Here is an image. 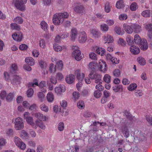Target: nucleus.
I'll return each instance as SVG.
<instances>
[{
	"label": "nucleus",
	"mask_w": 152,
	"mask_h": 152,
	"mask_svg": "<svg viewBox=\"0 0 152 152\" xmlns=\"http://www.w3.org/2000/svg\"><path fill=\"white\" fill-rule=\"evenodd\" d=\"M40 108L41 110L45 112H47L48 110V106L45 105L44 104H41L40 106Z\"/></svg>",
	"instance_id": "55"
},
{
	"label": "nucleus",
	"mask_w": 152,
	"mask_h": 152,
	"mask_svg": "<svg viewBox=\"0 0 152 152\" xmlns=\"http://www.w3.org/2000/svg\"><path fill=\"white\" fill-rule=\"evenodd\" d=\"M123 27L125 31L128 34H131L133 32V24L129 26L128 24H124Z\"/></svg>",
	"instance_id": "15"
},
{
	"label": "nucleus",
	"mask_w": 152,
	"mask_h": 152,
	"mask_svg": "<svg viewBox=\"0 0 152 152\" xmlns=\"http://www.w3.org/2000/svg\"><path fill=\"white\" fill-rule=\"evenodd\" d=\"M126 40L129 45H133L134 41L133 37L130 35L128 36L126 38Z\"/></svg>",
	"instance_id": "39"
},
{
	"label": "nucleus",
	"mask_w": 152,
	"mask_h": 152,
	"mask_svg": "<svg viewBox=\"0 0 152 152\" xmlns=\"http://www.w3.org/2000/svg\"><path fill=\"white\" fill-rule=\"evenodd\" d=\"M34 93V90L31 88H30L27 91V94L28 97H31L33 95V94Z\"/></svg>",
	"instance_id": "59"
},
{
	"label": "nucleus",
	"mask_w": 152,
	"mask_h": 152,
	"mask_svg": "<svg viewBox=\"0 0 152 152\" xmlns=\"http://www.w3.org/2000/svg\"><path fill=\"white\" fill-rule=\"evenodd\" d=\"M94 95L96 98H98L102 95V93L99 90L95 91L94 93Z\"/></svg>",
	"instance_id": "58"
},
{
	"label": "nucleus",
	"mask_w": 152,
	"mask_h": 152,
	"mask_svg": "<svg viewBox=\"0 0 152 152\" xmlns=\"http://www.w3.org/2000/svg\"><path fill=\"white\" fill-rule=\"evenodd\" d=\"M21 80V77H20L17 75H14L11 81V82L13 85L19 84L20 83Z\"/></svg>",
	"instance_id": "19"
},
{
	"label": "nucleus",
	"mask_w": 152,
	"mask_h": 152,
	"mask_svg": "<svg viewBox=\"0 0 152 152\" xmlns=\"http://www.w3.org/2000/svg\"><path fill=\"white\" fill-rule=\"evenodd\" d=\"M146 118L147 121L151 125H152V117L147 115L146 116Z\"/></svg>",
	"instance_id": "64"
},
{
	"label": "nucleus",
	"mask_w": 152,
	"mask_h": 152,
	"mask_svg": "<svg viewBox=\"0 0 152 152\" xmlns=\"http://www.w3.org/2000/svg\"><path fill=\"white\" fill-rule=\"evenodd\" d=\"M15 128L17 130H21L24 128V123L22 119L18 117L15 119Z\"/></svg>",
	"instance_id": "4"
},
{
	"label": "nucleus",
	"mask_w": 152,
	"mask_h": 152,
	"mask_svg": "<svg viewBox=\"0 0 152 152\" xmlns=\"http://www.w3.org/2000/svg\"><path fill=\"white\" fill-rule=\"evenodd\" d=\"M10 26L12 29H15L17 30H20V26L17 25V23H12L10 24Z\"/></svg>",
	"instance_id": "47"
},
{
	"label": "nucleus",
	"mask_w": 152,
	"mask_h": 152,
	"mask_svg": "<svg viewBox=\"0 0 152 152\" xmlns=\"http://www.w3.org/2000/svg\"><path fill=\"white\" fill-rule=\"evenodd\" d=\"M74 74L76 76L77 79L79 81L82 80L85 77V74L81 72V71L79 69L76 70Z\"/></svg>",
	"instance_id": "14"
},
{
	"label": "nucleus",
	"mask_w": 152,
	"mask_h": 152,
	"mask_svg": "<svg viewBox=\"0 0 152 152\" xmlns=\"http://www.w3.org/2000/svg\"><path fill=\"white\" fill-rule=\"evenodd\" d=\"M69 15V14L66 12L56 13L53 16V22L56 25H59L61 23H62L64 19L68 18Z\"/></svg>",
	"instance_id": "1"
},
{
	"label": "nucleus",
	"mask_w": 152,
	"mask_h": 152,
	"mask_svg": "<svg viewBox=\"0 0 152 152\" xmlns=\"http://www.w3.org/2000/svg\"><path fill=\"white\" fill-rule=\"evenodd\" d=\"M137 60L139 64L141 65H144L146 64L145 60L141 56L138 57Z\"/></svg>",
	"instance_id": "38"
},
{
	"label": "nucleus",
	"mask_w": 152,
	"mask_h": 152,
	"mask_svg": "<svg viewBox=\"0 0 152 152\" xmlns=\"http://www.w3.org/2000/svg\"><path fill=\"white\" fill-rule=\"evenodd\" d=\"M99 66L100 71L104 72L107 70V67L105 62L103 60H100L99 61Z\"/></svg>",
	"instance_id": "10"
},
{
	"label": "nucleus",
	"mask_w": 152,
	"mask_h": 152,
	"mask_svg": "<svg viewBox=\"0 0 152 152\" xmlns=\"http://www.w3.org/2000/svg\"><path fill=\"white\" fill-rule=\"evenodd\" d=\"M138 8L137 4L136 2H133L130 5V9L132 11H135Z\"/></svg>",
	"instance_id": "45"
},
{
	"label": "nucleus",
	"mask_w": 152,
	"mask_h": 152,
	"mask_svg": "<svg viewBox=\"0 0 152 152\" xmlns=\"http://www.w3.org/2000/svg\"><path fill=\"white\" fill-rule=\"evenodd\" d=\"M49 70L51 73H54L56 72V66L54 65L53 64H51Z\"/></svg>",
	"instance_id": "52"
},
{
	"label": "nucleus",
	"mask_w": 152,
	"mask_h": 152,
	"mask_svg": "<svg viewBox=\"0 0 152 152\" xmlns=\"http://www.w3.org/2000/svg\"><path fill=\"white\" fill-rule=\"evenodd\" d=\"M137 87V85L135 83H131L128 87V90L130 91H133L135 90Z\"/></svg>",
	"instance_id": "44"
},
{
	"label": "nucleus",
	"mask_w": 152,
	"mask_h": 152,
	"mask_svg": "<svg viewBox=\"0 0 152 152\" xmlns=\"http://www.w3.org/2000/svg\"><path fill=\"white\" fill-rule=\"evenodd\" d=\"M38 96L41 102H42L45 99L44 94L42 92H39L38 94Z\"/></svg>",
	"instance_id": "56"
},
{
	"label": "nucleus",
	"mask_w": 152,
	"mask_h": 152,
	"mask_svg": "<svg viewBox=\"0 0 152 152\" xmlns=\"http://www.w3.org/2000/svg\"><path fill=\"white\" fill-rule=\"evenodd\" d=\"M55 90L56 92L58 95H60L62 92L65 91L66 87L64 85L60 84L58 86L56 87Z\"/></svg>",
	"instance_id": "13"
},
{
	"label": "nucleus",
	"mask_w": 152,
	"mask_h": 152,
	"mask_svg": "<svg viewBox=\"0 0 152 152\" xmlns=\"http://www.w3.org/2000/svg\"><path fill=\"white\" fill-rule=\"evenodd\" d=\"M151 14L152 15V11L150 10H147L143 11L141 15L145 17H150Z\"/></svg>",
	"instance_id": "29"
},
{
	"label": "nucleus",
	"mask_w": 152,
	"mask_h": 152,
	"mask_svg": "<svg viewBox=\"0 0 152 152\" xmlns=\"http://www.w3.org/2000/svg\"><path fill=\"white\" fill-rule=\"evenodd\" d=\"M14 96L13 93H10L6 97V101L8 102H10L13 99Z\"/></svg>",
	"instance_id": "42"
},
{
	"label": "nucleus",
	"mask_w": 152,
	"mask_h": 152,
	"mask_svg": "<svg viewBox=\"0 0 152 152\" xmlns=\"http://www.w3.org/2000/svg\"><path fill=\"white\" fill-rule=\"evenodd\" d=\"M127 18L128 15L126 14H122L119 16V19L120 20H125L127 19Z\"/></svg>",
	"instance_id": "57"
},
{
	"label": "nucleus",
	"mask_w": 152,
	"mask_h": 152,
	"mask_svg": "<svg viewBox=\"0 0 152 152\" xmlns=\"http://www.w3.org/2000/svg\"><path fill=\"white\" fill-rule=\"evenodd\" d=\"M14 141L16 145L21 150H24L26 148V144L19 137H15Z\"/></svg>",
	"instance_id": "5"
},
{
	"label": "nucleus",
	"mask_w": 152,
	"mask_h": 152,
	"mask_svg": "<svg viewBox=\"0 0 152 152\" xmlns=\"http://www.w3.org/2000/svg\"><path fill=\"white\" fill-rule=\"evenodd\" d=\"M39 45L41 48L44 49H45L46 47L45 40L43 39H40L39 41Z\"/></svg>",
	"instance_id": "41"
},
{
	"label": "nucleus",
	"mask_w": 152,
	"mask_h": 152,
	"mask_svg": "<svg viewBox=\"0 0 152 152\" xmlns=\"http://www.w3.org/2000/svg\"><path fill=\"white\" fill-rule=\"evenodd\" d=\"M115 31L116 34L119 35H122L124 33V31L120 27L116 26L115 28Z\"/></svg>",
	"instance_id": "36"
},
{
	"label": "nucleus",
	"mask_w": 152,
	"mask_h": 152,
	"mask_svg": "<svg viewBox=\"0 0 152 152\" xmlns=\"http://www.w3.org/2000/svg\"><path fill=\"white\" fill-rule=\"evenodd\" d=\"M69 36V34L67 32H64L62 34L58 35L56 37L55 41L56 42H58L60 39H65Z\"/></svg>",
	"instance_id": "21"
},
{
	"label": "nucleus",
	"mask_w": 152,
	"mask_h": 152,
	"mask_svg": "<svg viewBox=\"0 0 152 152\" xmlns=\"http://www.w3.org/2000/svg\"><path fill=\"white\" fill-rule=\"evenodd\" d=\"M34 116L36 118L38 119L39 121H45L48 119L45 115L39 112L35 113L34 114Z\"/></svg>",
	"instance_id": "22"
},
{
	"label": "nucleus",
	"mask_w": 152,
	"mask_h": 152,
	"mask_svg": "<svg viewBox=\"0 0 152 152\" xmlns=\"http://www.w3.org/2000/svg\"><path fill=\"white\" fill-rule=\"evenodd\" d=\"M113 91L115 92H121L123 91V87L122 85H115L112 87Z\"/></svg>",
	"instance_id": "24"
},
{
	"label": "nucleus",
	"mask_w": 152,
	"mask_h": 152,
	"mask_svg": "<svg viewBox=\"0 0 152 152\" xmlns=\"http://www.w3.org/2000/svg\"><path fill=\"white\" fill-rule=\"evenodd\" d=\"M18 69L17 65L16 64H12L11 67L10 72L12 73H15Z\"/></svg>",
	"instance_id": "43"
},
{
	"label": "nucleus",
	"mask_w": 152,
	"mask_h": 152,
	"mask_svg": "<svg viewBox=\"0 0 152 152\" xmlns=\"http://www.w3.org/2000/svg\"><path fill=\"white\" fill-rule=\"evenodd\" d=\"M46 82L45 81H42L39 84L38 81L37 79H35L33 80V83L30 82L28 84V87H34L35 86H39L40 88H42L45 86Z\"/></svg>",
	"instance_id": "6"
},
{
	"label": "nucleus",
	"mask_w": 152,
	"mask_h": 152,
	"mask_svg": "<svg viewBox=\"0 0 152 152\" xmlns=\"http://www.w3.org/2000/svg\"><path fill=\"white\" fill-rule=\"evenodd\" d=\"M115 6L118 9L123 8L125 7L123 0H119L118 1L116 4Z\"/></svg>",
	"instance_id": "33"
},
{
	"label": "nucleus",
	"mask_w": 152,
	"mask_h": 152,
	"mask_svg": "<svg viewBox=\"0 0 152 152\" xmlns=\"http://www.w3.org/2000/svg\"><path fill=\"white\" fill-rule=\"evenodd\" d=\"M99 66L100 71L104 72L107 70V67L105 62L103 60H100L99 61Z\"/></svg>",
	"instance_id": "11"
},
{
	"label": "nucleus",
	"mask_w": 152,
	"mask_h": 152,
	"mask_svg": "<svg viewBox=\"0 0 152 152\" xmlns=\"http://www.w3.org/2000/svg\"><path fill=\"white\" fill-rule=\"evenodd\" d=\"M71 33L70 37L71 39L74 41L76 38L77 34V29L75 28H72L71 31Z\"/></svg>",
	"instance_id": "27"
},
{
	"label": "nucleus",
	"mask_w": 152,
	"mask_h": 152,
	"mask_svg": "<svg viewBox=\"0 0 152 152\" xmlns=\"http://www.w3.org/2000/svg\"><path fill=\"white\" fill-rule=\"evenodd\" d=\"M14 21L18 24H21L23 22V20L20 17H16L14 19Z\"/></svg>",
	"instance_id": "53"
},
{
	"label": "nucleus",
	"mask_w": 152,
	"mask_h": 152,
	"mask_svg": "<svg viewBox=\"0 0 152 152\" xmlns=\"http://www.w3.org/2000/svg\"><path fill=\"white\" fill-rule=\"evenodd\" d=\"M133 32L135 33H139L141 32V30L140 26L135 24H133Z\"/></svg>",
	"instance_id": "31"
},
{
	"label": "nucleus",
	"mask_w": 152,
	"mask_h": 152,
	"mask_svg": "<svg viewBox=\"0 0 152 152\" xmlns=\"http://www.w3.org/2000/svg\"><path fill=\"white\" fill-rule=\"evenodd\" d=\"M87 39V35L84 31H81L79 33L78 41L80 43H84Z\"/></svg>",
	"instance_id": "9"
},
{
	"label": "nucleus",
	"mask_w": 152,
	"mask_h": 152,
	"mask_svg": "<svg viewBox=\"0 0 152 152\" xmlns=\"http://www.w3.org/2000/svg\"><path fill=\"white\" fill-rule=\"evenodd\" d=\"M53 47L54 50L57 52H60L63 50V47L57 43L54 44Z\"/></svg>",
	"instance_id": "37"
},
{
	"label": "nucleus",
	"mask_w": 152,
	"mask_h": 152,
	"mask_svg": "<svg viewBox=\"0 0 152 152\" xmlns=\"http://www.w3.org/2000/svg\"><path fill=\"white\" fill-rule=\"evenodd\" d=\"M77 106L78 108L81 110L84 109L85 107L84 102L83 100H80L77 103Z\"/></svg>",
	"instance_id": "46"
},
{
	"label": "nucleus",
	"mask_w": 152,
	"mask_h": 152,
	"mask_svg": "<svg viewBox=\"0 0 152 152\" xmlns=\"http://www.w3.org/2000/svg\"><path fill=\"white\" fill-rule=\"evenodd\" d=\"M26 121L28 124H30L33 127V128L37 129L36 125L33 122V118L32 117L28 116L25 118Z\"/></svg>",
	"instance_id": "25"
},
{
	"label": "nucleus",
	"mask_w": 152,
	"mask_h": 152,
	"mask_svg": "<svg viewBox=\"0 0 152 152\" xmlns=\"http://www.w3.org/2000/svg\"><path fill=\"white\" fill-rule=\"evenodd\" d=\"M122 132L124 136L126 137H128L129 136V132L126 126H122Z\"/></svg>",
	"instance_id": "34"
},
{
	"label": "nucleus",
	"mask_w": 152,
	"mask_h": 152,
	"mask_svg": "<svg viewBox=\"0 0 152 152\" xmlns=\"http://www.w3.org/2000/svg\"><path fill=\"white\" fill-rule=\"evenodd\" d=\"M109 27L105 24H102L101 26V29L103 32H107L108 30Z\"/></svg>",
	"instance_id": "51"
},
{
	"label": "nucleus",
	"mask_w": 152,
	"mask_h": 152,
	"mask_svg": "<svg viewBox=\"0 0 152 152\" xmlns=\"http://www.w3.org/2000/svg\"><path fill=\"white\" fill-rule=\"evenodd\" d=\"M23 3H22L19 0H14L13 3L14 5V6L17 9L21 10L23 11L25 10V5L23 4L27 2V0H21Z\"/></svg>",
	"instance_id": "3"
},
{
	"label": "nucleus",
	"mask_w": 152,
	"mask_h": 152,
	"mask_svg": "<svg viewBox=\"0 0 152 152\" xmlns=\"http://www.w3.org/2000/svg\"><path fill=\"white\" fill-rule=\"evenodd\" d=\"M80 97V94L78 92H74L73 94V98L75 101H76Z\"/></svg>",
	"instance_id": "60"
},
{
	"label": "nucleus",
	"mask_w": 152,
	"mask_h": 152,
	"mask_svg": "<svg viewBox=\"0 0 152 152\" xmlns=\"http://www.w3.org/2000/svg\"><path fill=\"white\" fill-rule=\"evenodd\" d=\"M35 123V125H36L37 128L38 126L41 129H45V124L42 121L37 120L36 121Z\"/></svg>",
	"instance_id": "30"
},
{
	"label": "nucleus",
	"mask_w": 152,
	"mask_h": 152,
	"mask_svg": "<svg viewBox=\"0 0 152 152\" xmlns=\"http://www.w3.org/2000/svg\"><path fill=\"white\" fill-rule=\"evenodd\" d=\"M25 61L27 65L33 66L35 64L34 60L31 57H28L26 58Z\"/></svg>",
	"instance_id": "26"
},
{
	"label": "nucleus",
	"mask_w": 152,
	"mask_h": 152,
	"mask_svg": "<svg viewBox=\"0 0 152 152\" xmlns=\"http://www.w3.org/2000/svg\"><path fill=\"white\" fill-rule=\"evenodd\" d=\"M134 39L135 43L140 45L142 50H146L148 48V42L145 39L141 40L140 36L136 34L134 37Z\"/></svg>",
	"instance_id": "2"
},
{
	"label": "nucleus",
	"mask_w": 152,
	"mask_h": 152,
	"mask_svg": "<svg viewBox=\"0 0 152 152\" xmlns=\"http://www.w3.org/2000/svg\"><path fill=\"white\" fill-rule=\"evenodd\" d=\"M12 37L15 41L20 42L23 38V34L21 32H15L12 34Z\"/></svg>",
	"instance_id": "12"
},
{
	"label": "nucleus",
	"mask_w": 152,
	"mask_h": 152,
	"mask_svg": "<svg viewBox=\"0 0 152 152\" xmlns=\"http://www.w3.org/2000/svg\"><path fill=\"white\" fill-rule=\"evenodd\" d=\"M28 134L24 130H22L21 132L20 136L22 138L26 137L28 136Z\"/></svg>",
	"instance_id": "63"
},
{
	"label": "nucleus",
	"mask_w": 152,
	"mask_h": 152,
	"mask_svg": "<svg viewBox=\"0 0 152 152\" xmlns=\"http://www.w3.org/2000/svg\"><path fill=\"white\" fill-rule=\"evenodd\" d=\"M130 50L132 54L134 55L137 54L140 52L139 48L134 45H132L130 46Z\"/></svg>",
	"instance_id": "17"
},
{
	"label": "nucleus",
	"mask_w": 152,
	"mask_h": 152,
	"mask_svg": "<svg viewBox=\"0 0 152 152\" xmlns=\"http://www.w3.org/2000/svg\"><path fill=\"white\" fill-rule=\"evenodd\" d=\"M97 65L94 62H91L89 63L88 66L91 70V72H96Z\"/></svg>",
	"instance_id": "28"
},
{
	"label": "nucleus",
	"mask_w": 152,
	"mask_h": 152,
	"mask_svg": "<svg viewBox=\"0 0 152 152\" xmlns=\"http://www.w3.org/2000/svg\"><path fill=\"white\" fill-rule=\"evenodd\" d=\"M146 28L148 30V37L152 39V24H148L146 26Z\"/></svg>",
	"instance_id": "32"
},
{
	"label": "nucleus",
	"mask_w": 152,
	"mask_h": 152,
	"mask_svg": "<svg viewBox=\"0 0 152 152\" xmlns=\"http://www.w3.org/2000/svg\"><path fill=\"white\" fill-rule=\"evenodd\" d=\"M103 80L105 83H109L111 81V76L108 74H105Z\"/></svg>",
	"instance_id": "48"
},
{
	"label": "nucleus",
	"mask_w": 152,
	"mask_h": 152,
	"mask_svg": "<svg viewBox=\"0 0 152 152\" xmlns=\"http://www.w3.org/2000/svg\"><path fill=\"white\" fill-rule=\"evenodd\" d=\"M41 28L44 30L46 31L47 30L48 27V24L44 21H42L40 24Z\"/></svg>",
	"instance_id": "40"
},
{
	"label": "nucleus",
	"mask_w": 152,
	"mask_h": 152,
	"mask_svg": "<svg viewBox=\"0 0 152 152\" xmlns=\"http://www.w3.org/2000/svg\"><path fill=\"white\" fill-rule=\"evenodd\" d=\"M103 39L105 42V43H111L113 42L114 41V39L113 37L108 34L104 36Z\"/></svg>",
	"instance_id": "23"
},
{
	"label": "nucleus",
	"mask_w": 152,
	"mask_h": 152,
	"mask_svg": "<svg viewBox=\"0 0 152 152\" xmlns=\"http://www.w3.org/2000/svg\"><path fill=\"white\" fill-rule=\"evenodd\" d=\"M118 43L122 46H124L126 45L125 41L122 38H120L118 41Z\"/></svg>",
	"instance_id": "62"
},
{
	"label": "nucleus",
	"mask_w": 152,
	"mask_h": 152,
	"mask_svg": "<svg viewBox=\"0 0 152 152\" xmlns=\"http://www.w3.org/2000/svg\"><path fill=\"white\" fill-rule=\"evenodd\" d=\"M74 10L77 13H81L84 11V8L83 5L80 4H78L74 8Z\"/></svg>",
	"instance_id": "16"
},
{
	"label": "nucleus",
	"mask_w": 152,
	"mask_h": 152,
	"mask_svg": "<svg viewBox=\"0 0 152 152\" xmlns=\"http://www.w3.org/2000/svg\"><path fill=\"white\" fill-rule=\"evenodd\" d=\"M39 65L42 69H44L46 66V64L44 61L40 60L39 62Z\"/></svg>",
	"instance_id": "61"
},
{
	"label": "nucleus",
	"mask_w": 152,
	"mask_h": 152,
	"mask_svg": "<svg viewBox=\"0 0 152 152\" xmlns=\"http://www.w3.org/2000/svg\"><path fill=\"white\" fill-rule=\"evenodd\" d=\"M72 56L75 60L77 61L80 60L83 58L81 52L77 47H76V48L73 51Z\"/></svg>",
	"instance_id": "8"
},
{
	"label": "nucleus",
	"mask_w": 152,
	"mask_h": 152,
	"mask_svg": "<svg viewBox=\"0 0 152 152\" xmlns=\"http://www.w3.org/2000/svg\"><path fill=\"white\" fill-rule=\"evenodd\" d=\"M111 7L110 5V3L108 2H106L104 5V10L106 13H109L110 11Z\"/></svg>",
	"instance_id": "50"
},
{
	"label": "nucleus",
	"mask_w": 152,
	"mask_h": 152,
	"mask_svg": "<svg viewBox=\"0 0 152 152\" xmlns=\"http://www.w3.org/2000/svg\"><path fill=\"white\" fill-rule=\"evenodd\" d=\"M88 76L91 79H94L95 80V83H102L100 81L101 80V76L99 74L96 72H90Z\"/></svg>",
	"instance_id": "7"
},
{
	"label": "nucleus",
	"mask_w": 152,
	"mask_h": 152,
	"mask_svg": "<svg viewBox=\"0 0 152 152\" xmlns=\"http://www.w3.org/2000/svg\"><path fill=\"white\" fill-rule=\"evenodd\" d=\"M47 99V100L49 102H52L53 101L54 99V96L52 92H50L48 93Z\"/></svg>",
	"instance_id": "35"
},
{
	"label": "nucleus",
	"mask_w": 152,
	"mask_h": 152,
	"mask_svg": "<svg viewBox=\"0 0 152 152\" xmlns=\"http://www.w3.org/2000/svg\"><path fill=\"white\" fill-rule=\"evenodd\" d=\"M96 53L99 55L103 56L105 53V49H102L101 48H98L96 50Z\"/></svg>",
	"instance_id": "54"
},
{
	"label": "nucleus",
	"mask_w": 152,
	"mask_h": 152,
	"mask_svg": "<svg viewBox=\"0 0 152 152\" xmlns=\"http://www.w3.org/2000/svg\"><path fill=\"white\" fill-rule=\"evenodd\" d=\"M56 66L57 69L59 70H61L63 68V61L61 60H59L56 63Z\"/></svg>",
	"instance_id": "49"
},
{
	"label": "nucleus",
	"mask_w": 152,
	"mask_h": 152,
	"mask_svg": "<svg viewBox=\"0 0 152 152\" xmlns=\"http://www.w3.org/2000/svg\"><path fill=\"white\" fill-rule=\"evenodd\" d=\"M75 78L74 75L69 74L66 77L65 80L67 83L71 84L74 83Z\"/></svg>",
	"instance_id": "20"
},
{
	"label": "nucleus",
	"mask_w": 152,
	"mask_h": 152,
	"mask_svg": "<svg viewBox=\"0 0 152 152\" xmlns=\"http://www.w3.org/2000/svg\"><path fill=\"white\" fill-rule=\"evenodd\" d=\"M90 33L92 35L93 38H97L100 37L101 33L98 30L95 29H91L90 30Z\"/></svg>",
	"instance_id": "18"
}]
</instances>
